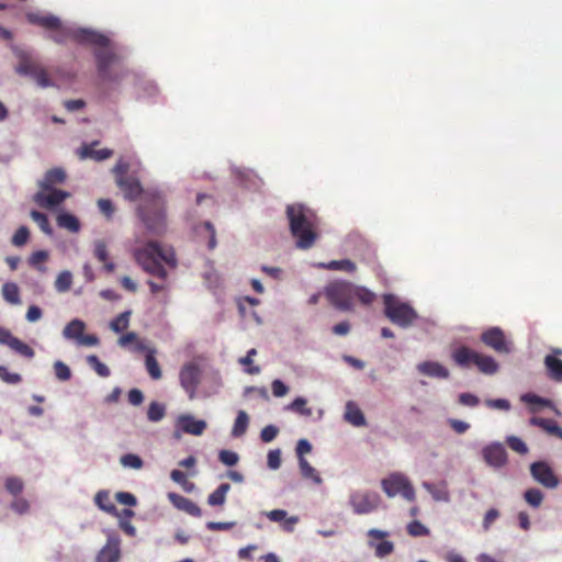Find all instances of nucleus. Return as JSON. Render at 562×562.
<instances>
[{
    "instance_id": "f257e3e1",
    "label": "nucleus",
    "mask_w": 562,
    "mask_h": 562,
    "mask_svg": "<svg viewBox=\"0 0 562 562\" xmlns=\"http://www.w3.org/2000/svg\"><path fill=\"white\" fill-rule=\"evenodd\" d=\"M49 40L57 44H64L71 40L79 44H89L95 47L93 55L97 64V71L102 81L117 82L126 74L121 63V57L110 47V38L102 33L90 29H70L60 24L54 29Z\"/></svg>"
},
{
    "instance_id": "0eeeda50",
    "label": "nucleus",
    "mask_w": 562,
    "mask_h": 562,
    "mask_svg": "<svg viewBox=\"0 0 562 562\" xmlns=\"http://www.w3.org/2000/svg\"><path fill=\"white\" fill-rule=\"evenodd\" d=\"M19 65L16 72L23 76H31L42 88L53 87L54 82L49 78L47 70L35 61L29 53L19 52Z\"/></svg>"
},
{
    "instance_id": "a211bd4d",
    "label": "nucleus",
    "mask_w": 562,
    "mask_h": 562,
    "mask_svg": "<svg viewBox=\"0 0 562 562\" xmlns=\"http://www.w3.org/2000/svg\"><path fill=\"white\" fill-rule=\"evenodd\" d=\"M120 558V541L116 538H110L106 544L99 551L95 562H119Z\"/></svg>"
},
{
    "instance_id": "c85d7f7f",
    "label": "nucleus",
    "mask_w": 562,
    "mask_h": 562,
    "mask_svg": "<svg viewBox=\"0 0 562 562\" xmlns=\"http://www.w3.org/2000/svg\"><path fill=\"white\" fill-rule=\"evenodd\" d=\"M27 20L32 23V24H36V25H40L44 29H47V30H54V29H58L60 26V20L55 16V15H52V14H48V15H40V14H34V13H31L27 15Z\"/></svg>"
},
{
    "instance_id": "9b49d317",
    "label": "nucleus",
    "mask_w": 562,
    "mask_h": 562,
    "mask_svg": "<svg viewBox=\"0 0 562 562\" xmlns=\"http://www.w3.org/2000/svg\"><path fill=\"white\" fill-rule=\"evenodd\" d=\"M481 340L487 347L498 353H508L510 342L507 341L504 331L499 327H491L481 335Z\"/></svg>"
},
{
    "instance_id": "7c9ffc66",
    "label": "nucleus",
    "mask_w": 562,
    "mask_h": 562,
    "mask_svg": "<svg viewBox=\"0 0 562 562\" xmlns=\"http://www.w3.org/2000/svg\"><path fill=\"white\" fill-rule=\"evenodd\" d=\"M85 329L86 324L82 321L76 318L65 326L63 335L66 339H72L78 341L82 334L85 333Z\"/></svg>"
},
{
    "instance_id": "37998d69",
    "label": "nucleus",
    "mask_w": 562,
    "mask_h": 562,
    "mask_svg": "<svg viewBox=\"0 0 562 562\" xmlns=\"http://www.w3.org/2000/svg\"><path fill=\"white\" fill-rule=\"evenodd\" d=\"M5 490L13 496H19L24 490L22 479L18 476H9L4 483Z\"/></svg>"
},
{
    "instance_id": "393cba45",
    "label": "nucleus",
    "mask_w": 562,
    "mask_h": 562,
    "mask_svg": "<svg viewBox=\"0 0 562 562\" xmlns=\"http://www.w3.org/2000/svg\"><path fill=\"white\" fill-rule=\"evenodd\" d=\"M65 180L66 172L61 168H53L45 173L44 179L40 182V187L44 191H48L55 184H60Z\"/></svg>"
},
{
    "instance_id": "49530a36",
    "label": "nucleus",
    "mask_w": 562,
    "mask_h": 562,
    "mask_svg": "<svg viewBox=\"0 0 562 562\" xmlns=\"http://www.w3.org/2000/svg\"><path fill=\"white\" fill-rule=\"evenodd\" d=\"M87 362L91 368H93L98 375L102 378H108L110 375L111 372L108 366L102 363L95 355L88 356Z\"/></svg>"
},
{
    "instance_id": "5701e85b",
    "label": "nucleus",
    "mask_w": 562,
    "mask_h": 562,
    "mask_svg": "<svg viewBox=\"0 0 562 562\" xmlns=\"http://www.w3.org/2000/svg\"><path fill=\"white\" fill-rule=\"evenodd\" d=\"M418 371L422 374L434 376V378H440V379H447L449 378V370L445 368L439 362L435 361H425L418 364Z\"/></svg>"
},
{
    "instance_id": "7ed1b4c3",
    "label": "nucleus",
    "mask_w": 562,
    "mask_h": 562,
    "mask_svg": "<svg viewBox=\"0 0 562 562\" xmlns=\"http://www.w3.org/2000/svg\"><path fill=\"white\" fill-rule=\"evenodd\" d=\"M289 227L296 247L310 249L317 239L318 216L314 210L301 204H289L285 211Z\"/></svg>"
},
{
    "instance_id": "aec40b11",
    "label": "nucleus",
    "mask_w": 562,
    "mask_h": 562,
    "mask_svg": "<svg viewBox=\"0 0 562 562\" xmlns=\"http://www.w3.org/2000/svg\"><path fill=\"white\" fill-rule=\"evenodd\" d=\"M93 256L94 258L103 263V269L108 273H112L115 270V263L110 259L108 245L102 239H97L93 243Z\"/></svg>"
},
{
    "instance_id": "4be33fe9",
    "label": "nucleus",
    "mask_w": 562,
    "mask_h": 562,
    "mask_svg": "<svg viewBox=\"0 0 562 562\" xmlns=\"http://www.w3.org/2000/svg\"><path fill=\"white\" fill-rule=\"evenodd\" d=\"M266 516L270 521L281 522L283 521L282 528L288 532H292L295 524L299 521V518L295 516L288 517V513L284 509H273L266 513Z\"/></svg>"
},
{
    "instance_id": "2eb2a0df",
    "label": "nucleus",
    "mask_w": 562,
    "mask_h": 562,
    "mask_svg": "<svg viewBox=\"0 0 562 562\" xmlns=\"http://www.w3.org/2000/svg\"><path fill=\"white\" fill-rule=\"evenodd\" d=\"M0 344L10 347L16 353L29 359L33 358L35 355L34 350L27 344L13 336L12 333L4 327H0Z\"/></svg>"
},
{
    "instance_id": "4d7b16f0",
    "label": "nucleus",
    "mask_w": 562,
    "mask_h": 562,
    "mask_svg": "<svg viewBox=\"0 0 562 562\" xmlns=\"http://www.w3.org/2000/svg\"><path fill=\"white\" fill-rule=\"evenodd\" d=\"M158 260L164 261L166 265H168L171 268H175L177 266V258L173 249H162L159 246V255Z\"/></svg>"
},
{
    "instance_id": "2f4dec72",
    "label": "nucleus",
    "mask_w": 562,
    "mask_h": 562,
    "mask_svg": "<svg viewBox=\"0 0 562 562\" xmlns=\"http://www.w3.org/2000/svg\"><path fill=\"white\" fill-rule=\"evenodd\" d=\"M544 366L552 380L562 381V360L554 356H546Z\"/></svg>"
},
{
    "instance_id": "864d4df0",
    "label": "nucleus",
    "mask_w": 562,
    "mask_h": 562,
    "mask_svg": "<svg viewBox=\"0 0 562 562\" xmlns=\"http://www.w3.org/2000/svg\"><path fill=\"white\" fill-rule=\"evenodd\" d=\"M54 372L59 381H68L71 378V371L69 367L60 360L55 361Z\"/></svg>"
},
{
    "instance_id": "b1692460",
    "label": "nucleus",
    "mask_w": 562,
    "mask_h": 562,
    "mask_svg": "<svg viewBox=\"0 0 562 562\" xmlns=\"http://www.w3.org/2000/svg\"><path fill=\"white\" fill-rule=\"evenodd\" d=\"M529 424L532 426L540 427L547 434L562 439V428L553 419L532 417L530 418Z\"/></svg>"
},
{
    "instance_id": "052dcab7",
    "label": "nucleus",
    "mask_w": 562,
    "mask_h": 562,
    "mask_svg": "<svg viewBox=\"0 0 562 562\" xmlns=\"http://www.w3.org/2000/svg\"><path fill=\"white\" fill-rule=\"evenodd\" d=\"M0 379L9 384H18L22 381L19 373L9 372V370L3 366H0Z\"/></svg>"
},
{
    "instance_id": "69168bd1",
    "label": "nucleus",
    "mask_w": 562,
    "mask_h": 562,
    "mask_svg": "<svg viewBox=\"0 0 562 562\" xmlns=\"http://www.w3.org/2000/svg\"><path fill=\"white\" fill-rule=\"evenodd\" d=\"M268 467L272 470H277L281 465V452L280 450H270L267 456Z\"/></svg>"
},
{
    "instance_id": "cd10ccee",
    "label": "nucleus",
    "mask_w": 562,
    "mask_h": 562,
    "mask_svg": "<svg viewBox=\"0 0 562 562\" xmlns=\"http://www.w3.org/2000/svg\"><path fill=\"white\" fill-rule=\"evenodd\" d=\"M474 364L484 374H494L498 370V363L493 357L479 352L475 355Z\"/></svg>"
},
{
    "instance_id": "a19ab883",
    "label": "nucleus",
    "mask_w": 562,
    "mask_h": 562,
    "mask_svg": "<svg viewBox=\"0 0 562 562\" xmlns=\"http://www.w3.org/2000/svg\"><path fill=\"white\" fill-rule=\"evenodd\" d=\"M525 501L533 508L541 506L543 501V493L539 488H528L524 493Z\"/></svg>"
},
{
    "instance_id": "6e6552de",
    "label": "nucleus",
    "mask_w": 562,
    "mask_h": 562,
    "mask_svg": "<svg viewBox=\"0 0 562 562\" xmlns=\"http://www.w3.org/2000/svg\"><path fill=\"white\" fill-rule=\"evenodd\" d=\"M381 486L389 497L401 495L408 502H413L415 499V490L407 476L402 473L390 474L381 481Z\"/></svg>"
},
{
    "instance_id": "6ab92c4d",
    "label": "nucleus",
    "mask_w": 562,
    "mask_h": 562,
    "mask_svg": "<svg viewBox=\"0 0 562 562\" xmlns=\"http://www.w3.org/2000/svg\"><path fill=\"white\" fill-rule=\"evenodd\" d=\"M98 144H99L98 140H94L91 144H83L78 149V155H79L80 159L90 158L95 161H102V160H105V159L112 157L113 150H111V149L103 148L100 150H95L93 147L97 146Z\"/></svg>"
},
{
    "instance_id": "dca6fc26",
    "label": "nucleus",
    "mask_w": 562,
    "mask_h": 562,
    "mask_svg": "<svg viewBox=\"0 0 562 562\" xmlns=\"http://www.w3.org/2000/svg\"><path fill=\"white\" fill-rule=\"evenodd\" d=\"M482 454L484 461L493 468H502L507 463V452L498 442L486 446Z\"/></svg>"
},
{
    "instance_id": "c756f323",
    "label": "nucleus",
    "mask_w": 562,
    "mask_h": 562,
    "mask_svg": "<svg viewBox=\"0 0 562 562\" xmlns=\"http://www.w3.org/2000/svg\"><path fill=\"white\" fill-rule=\"evenodd\" d=\"M345 419L357 427L366 425V418L363 413L353 402H348L346 404Z\"/></svg>"
},
{
    "instance_id": "bf43d9fd",
    "label": "nucleus",
    "mask_w": 562,
    "mask_h": 562,
    "mask_svg": "<svg viewBox=\"0 0 562 562\" xmlns=\"http://www.w3.org/2000/svg\"><path fill=\"white\" fill-rule=\"evenodd\" d=\"M218 459L223 464L228 467L235 465L239 460L238 454L231 450H221Z\"/></svg>"
},
{
    "instance_id": "680f3d73",
    "label": "nucleus",
    "mask_w": 562,
    "mask_h": 562,
    "mask_svg": "<svg viewBox=\"0 0 562 562\" xmlns=\"http://www.w3.org/2000/svg\"><path fill=\"white\" fill-rule=\"evenodd\" d=\"M115 499L122 505H126V506H131V507L137 505V498L135 497V495H133L130 492H117L115 494Z\"/></svg>"
},
{
    "instance_id": "1a4fd4ad",
    "label": "nucleus",
    "mask_w": 562,
    "mask_h": 562,
    "mask_svg": "<svg viewBox=\"0 0 562 562\" xmlns=\"http://www.w3.org/2000/svg\"><path fill=\"white\" fill-rule=\"evenodd\" d=\"M201 380L202 370L196 362L190 361L181 367L179 372L180 385L190 400L195 397Z\"/></svg>"
},
{
    "instance_id": "c9c22d12",
    "label": "nucleus",
    "mask_w": 562,
    "mask_h": 562,
    "mask_svg": "<svg viewBox=\"0 0 562 562\" xmlns=\"http://www.w3.org/2000/svg\"><path fill=\"white\" fill-rule=\"evenodd\" d=\"M145 367L153 380H159L162 376L160 366L155 357V350H149L145 357Z\"/></svg>"
},
{
    "instance_id": "f3484780",
    "label": "nucleus",
    "mask_w": 562,
    "mask_h": 562,
    "mask_svg": "<svg viewBox=\"0 0 562 562\" xmlns=\"http://www.w3.org/2000/svg\"><path fill=\"white\" fill-rule=\"evenodd\" d=\"M177 426L183 432L193 436H201L206 429V423L204 420L195 419L192 415L189 414L179 416Z\"/></svg>"
},
{
    "instance_id": "bb28decb",
    "label": "nucleus",
    "mask_w": 562,
    "mask_h": 562,
    "mask_svg": "<svg viewBox=\"0 0 562 562\" xmlns=\"http://www.w3.org/2000/svg\"><path fill=\"white\" fill-rule=\"evenodd\" d=\"M95 505L106 514H110L114 517H120L119 510L116 506L112 503L110 498V493L108 491H99L94 496Z\"/></svg>"
},
{
    "instance_id": "39448f33",
    "label": "nucleus",
    "mask_w": 562,
    "mask_h": 562,
    "mask_svg": "<svg viewBox=\"0 0 562 562\" xmlns=\"http://www.w3.org/2000/svg\"><path fill=\"white\" fill-rule=\"evenodd\" d=\"M385 317L401 328H408L418 318L416 310L398 296L387 293L382 296Z\"/></svg>"
},
{
    "instance_id": "de8ad7c7",
    "label": "nucleus",
    "mask_w": 562,
    "mask_h": 562,
    "mask_svg": "<svg viewBox=\"0 0 562 562\" xmlns=\"http://www.w3.org/2000/svg\"><path fill=\"white\" fill-rule=\"evenodd\" d=\"M306 400L303 397H296L289 406L288 408L302 415L310 417L313 414L312 408L306 407Z\"/></svg>"
},
{
    "instance_id": "603ef678",
    "label": "nucleus",
    "mask_w": 562,
    "mask_h": 562,
    "mask_svg": "<svg viewBox=\"0 0 562 562\" xmlns=\"http://www.w3.org/2000/svg\"><path fill=\"white\" fill-rule=\"evenodd\" d=\"M10 508L19 515H24L30 510V503L24 497L14 496V499L10 504Z\"/></svg>"
},
{
    "instance_id": "20e7f679",
    "label": "nucleus",
    "mask_w": 562,
    "mask_h": 562,
    "mask_svg": "<svg viewBox=\"0 0 562 562\" xmlns=\"http://www.w3.org/2000/svg\"><path fill=\"white\" fill-rule=\"evenodd\" d=\"M324 295L335 308L342 312L353 311L356 300L368 306L376 299L371 290L342 280L328 283L324 289Z\"/></svg>"
},
{
    "instance_id": "423d86ee",
    "label": "nucleus",
    "mask_w": 562,
    "mask_h": 562,
    "mask_svg": "<svg viewBox=\"0 0 562 562\" xmlns=\"http://www.w3.org/2000/svg\"><path fill=\"white\" fill-rule=\"evenodd\" d=\"M158 255L159 244L157 241H149L144 247L135 248L133 251L135 261L145 272L165 280L168 277V272L158 260Z\"/></svg>"
},
{
    "instance_id": "ea45409f",
    "label": "nucleus",
    "mask_w": 562,
    "mask_h": 562,
    "mask_svg": "<svg viewBox=\"0 0 562 562\" xmlns=\"http://www.w3.org/2000/svg\"><path fill=\"white\" fill-rule=\"evenodd\" d=\"M30 215H31L32 220L38 225V227L41 228V231L43 233H45L47 235L53 234V228L50 226L47 215H45L44 213H42L40 211H35V210H33Z\"/></svg>"
},
{
    "instance_id": "13d9d810",
    "label": "nucleus",
    "mask_w": 562,
    "mask_h": 562,
    "mask_svg": "<svg viewBox=\"0 0 562 562\" xmlns=\"http://www.w3.org/2000/svg\"><path fill=\"white\" fill-rule=\"evenodd\" d=\"M506 442L512 450L518 452L519 454H526L528 452L526 443L516 436H509Z\"/></svg>"
},
{
    "instance_id": "09e8293b",
    "label": "nucleus",
    "mask_w": 562,
    "mask_h": 562,
    "mask_svg": "<svg viewBox=\"0 0 562 562\" xmlns=\"http://www.w3.org/2000/svg\"><path fill=\"white\" fill-rule=\"evenodd\" d=\"M407 533L412 537H425L429 536V529L423 525L419 520L411 521L406 527Z\"/></svg>"
},
{
    "instance_id": "338daca9",
    "label": "nucleus",
    "mask_w": 562,
    "mask_h": 562,
    "mask_svg": "<svg viewBox=\"0 0 562 562\" xmlns=\"http://www.w3.org/2000/svg\"><path fill=\"white\" fill-rule=\"evenodd\" d=\"M459 403L464 406L475 407L479 405L480 400L476 395L471 393H461L459 395Z\"/></svg>"
},
{
    "instance_id": "4c0bfd02",
    "label": "nucleus",
    "mask_w": 562,
    "mask_h": 562,
    "mask_svg": "<svg viewBox=\"0 0 562 562\" xmlns=\"http://www.w3.org/2000/svg\"><path fill=\"white\" fill-rule=\"evenodd\" d=\"M521 401L530 406L532 413H537L541 407L550 406L551 402L532 393H527L521 396Z\"/></svg>"
},
{
    "instance_id": "4468645a",
    "label": "nucleus",
    "mask_w": 562,
    "mask_h": 562,
    "mask_svg": "<svg viewBox=\"0 0 562 562\" xmlns=\"http://www.w3.org/2000/svg\"><path fill=\"white\" fill-rule=\"evenodd\" d=\"M531 476L548 488H554L559 484V480L552 469L543 461L533 462L530 465Z\"/></svg>"
},
{
    "instance_id": "5fc2aeb1",
    "label": "nucleus",
    "mask_w": 562,
    "mask_h": 562,
    "mask_svg": "<svg viewBox=\"0 0 562 562\" xmlns=\"http://www.w3.org/2000/svg\"><path fill=\"white\" fill-rule=\"evenodd\" d=\"M30 237V231L26 226H21L16 229L12 237V244L16 247L24 246Z\"/></svg>"
},
{
    "instance_id": "f704fd0d",
    "label": "nucleus",
    "mask_w": 562,
    "mask_h": 562,
    "mask_svg": "<svg viewBox=\"0 0 562 562\" xmlns=\"http://www.w3.org/2000/svg\"><path fill=\"white\" fill-rule=\"evenodd\" d=\"M231 485L228 483H222L214 492L207 497V504L210 506H222L225 504L226 494L229 492Z\"/></svg>"
},
{
    "instance_id": "f03ea898",
    "label": "nucleus",
    "mask_w": 562,
    "mask_h": 562,
    "mask_svg": "<svg viewBox=\"0 0 562 562\" xmlns=\"http://www.w3.org/2000/svg\"><path fill=\"white\" fill-rule=\"evenodd\" d=\"M128 201L140 199L137 214L146 229L154 235H162L167 227L166 201L156 190H144L136 177L119 178L115 182Z\"/></svg>"
},
{
    "instance_id": "72a5a7b5",
    "label": "nucleus",
    "mask_w": 562,
    "mask_h": 562,
    "mask_svg": "<svg viewBox=\"0 0 562 562\" xmlns=\"http://www.w3.org/2000/svg\"><path fill=\"white\" fill-rule=\"evenodd\" d=\"M4 301L12 305L21 304L20 289L14 282H5L1 289Z\"/></svg>"
},
{
    "instance_id": "f8f14e48",
    "label": "nucleus",
    "mask_w": 562,
    "mask_h": 562,
    "mask_svg": "<svg viewBox=\"0 0 562 562\" xmlns=\"http://www.w3.org/2000/svg\"><path fill=\"white\" fill-rule=\"evenodd\" d=\"M367 535L370 538L368 544L370 548H374V553L378 558H384L394 551L393 542L384 540L389 532L373 528Z\"/></svg>"
},
{
    "instance_id": "ddd939ff",
    "label": "nucleus",
    "mask_w": 562,
    "mask_h": 562,
    "mask_svg": "<svg viewBox=\"0 0 562 562\" xmlns=\"http://www.w3.org/2000/svg\"><path fill=\"white\" fill-rule=\"evenodd\" d=\"M69 196V192L60 189L50 188L48 191L42 189L34 195V202L43 209L52 210Z\"/></svg>"
},
{
    "instance_id": "79ce46f5",
    "label": "nucleus",
    "mask_w": 562,
    "mask_h": 562,
    "mask_svg": "<svg viewBox=\"0 0 562 562\" xmlns=\"http://www.w3.org/2000/svg\"><path fill=\"white\" fill-rule=\"evenodd\" d=\"M72 284V274L69 271H63L57 276V279L55 281V289L58 292H67Z\"/></svg>"
},
{
    "instance_id": "0e129e2a",
    "label": "nucleus",
    "mask_w": 562,
    "mask_h": 562,
    "mask_svg": "<svg viewBox=\"0 0 562 562\" xmlns=\"http://www.w3.org/2000/svg\"><path fill=\"white\" fill-rule=\"evenodd\" d=\"M498 517L499 512L496 508L488 509L483 518V529L487 531Z\"/></svg>"
},
{
    "instance_id": "412c9836",
    "label": "nucleus",
    "mask_w": 562,
    "mask_h": 562,
    "mask_svg": "<svg viewBox=\"0 0 562 562\" xmlns=\"http://www.w3.org/2000/svg\"><path fill=\"white\" fill-rule=\"evenodd\" d=\"M169 498L177 508L186 512L187 514L193 517H200L202 515L201 508L190 498L173 493L169 494Z\"/></svg>"
},
{
    "instance_id": "c03bdc74",
    "label": "nucleus",
    "mask_w": 562,
    "mask_h": 562,
    "mask_svg": "<svg viewBox=\"0 0 562 562\" xmlns=\"http://www.w3.org/2000/svg\"><path fill=\"white\" fill-rule=\"evenodd\" d=\"M299 465H300L301 473L304 477L311 479V480L315 481L316 483L322 482L316 470L307 462V460L304 457H301V460H299Z\"/></svg>"
},
{
    "instance_id": "a18cd8bd",
    "label": "nucleus",
    "mask_w": 562,
    "mask_h": 562,
    "mask_svg": "<svg viewBox=\"0 0 562 562\" xmlns=\"http://www.w3.org/2000/svg\"><path fill=\"white\" fill-rule=\"evenodd\" d=\"M131 312H123L117 315L111 323L110 327L115 333H121L128 327Z\"/></svg>"
},
{
    "instance_id": "e433bc0d",
    "label": "nucleus",
    "mask_w": 562,
    "mask_h": 562,
    "mask_svg": "<svg viewBox=\"0 0 562 562\" xmlns=\"http://www.w3.org/2000/svg\"><path fill=\"white\" fill-rule=\"evenodd\" d=\"M248 425L249 417L247 413L245 411H239L232 429V436L236 438L241 437L247 431Z\"/></svg>"
},
{
    "instance_id": "a878e982",
    "label": "nucleus",
    "mask_w": 562,
    "mask_h": 562,
    "mask_svg": "<svg viewBox=\"0 0 562 562\" xmlns=\"http://www.w3.org/2000/svg\"><path fill=\"white\" fill-rule=\"evenodd\" d=\"M476 351L470 349L469 347L462 346L457 348L452 352V359L461 368H468L471 364H474Z\"/></svg>"
},
{
    "instance_id": "473e14b6",
    "label": "nucleus",
    "mask_w": 562,
    "mask_h": 562,
    "mask_svg": "<svg viewBox=\"0 0 562 562\" xmlns=\"http://www.w3.org/2000/svg\"><path fill=\"white\" fill-rule=\"evenodd\" d=\"M56 222L59 227L71 233H78L80 231V223L78 218L70 213L63 212L58 214Z\"/></svg>"
},
{
    "instance_id": "e2e57ef3",
    "label": "nucleus",
    "mask_w": 562,
    "mask_h": 562,
    "mask_svg": "<svg viewBox=\"0 0 562 562\" xmlns=\"http://www.w3.org/2000/svg\"><path fill=\"white\" fill-rule=\"evenodd\" d=\"M279 429L274 425H268L262 428L260 432V439L263 442H271L278 435Z\"/></svg>"
},
{
    "instance_id": "3c124183",
    "label": "nucleus",
    "mask_w": 562,
    "mask_h": 562,
    "mask_svg": "<svg viewBox=\"0 0 562 562\" xmlns=\"http://www.w3.org/2000/svg\"><path fill=\"white\" fill-rule=\"evenodd\" d=\"M165 416V407L157 402H151L147 411V417L150 422H159Z\"/></svg>"
},
{
    "instance_id": "9d476101",
    "label": "nucleus",
    "mask_w": 562,
    "mask_h": 562,
    "mask_svg": "<svg viewBox=\"0 0 562 562\" xmlns=\"http://www.w3.org/2000/svg\"><path fill=\"white\" fill-rule=\"evenodd\" d=\"M378 493L370 491H357L350 495L349 503L353 513L364 515L374 512L380 505Z\"/></svg>"
},
{
    "instance_id": "774afa93",
    "label": "nucleus",
    "mask_w": 562,
    "mask_h": 562,
    "mask_svg": "<svg viewBox=\"0 0 562 562\" xmlns=\"http://www.w3.org/2000/svg\"><path fill=\"white\" fill-rule=\"evenodd\" d=\"M272 394L276 397H282L288 394L289 387L281 380H273L271 384Z\"/></svg>"
},
{
    "instance_id": "6e6d98bb",
    "label": "nucleus",
    "mask_w": 562,
    "mask_h": 562,
    "mask_svg": "<svg viewBox=\"0 0 562 562\" xmlns=\"http://www.w3.org/2000/svg\"><path fill=\"white\" fill-rule=\"evenodd\" d=\"M130 170V164L128 161H126L125 159L123 158H120L115 166L113 167L112 169V172L114 175V178H115V182H117V179L119 178H127V172Z\"/></svg>"
},
{
    "instance_id": "58836bf2",
    "label": "nucleus",
    "mask_w": 562,
    "mask_h": 562,
    "mask_svg": "<svg viewBox=\"0 0 562 562\" xmlns=\"http://www.w3.org/2000/svg\"><path fill=\"white\" fill-rule=\"evenodd\" d=\"M321 266L328 270H342L347 272H355L357 269L356 263L349 259L331 260L328 263H322Z\"/></svg>"
},
{
    "instance_id": "8fccbe9b",
    "label": "nucleus",
    "mask_w": 562,
    "mask_h": 562,
    "mask_svg": "<svg viewBox=\"0 0 562 562\" xmlns=\"http://www.w3.org/2000/svg\"><path fill=\"white\" fill-rule=\"evenodd\" d=\"M120 462L125 468H131L135 470L142 469L144 462L140 457L134 453L123 454L120 459Z\"/></svg>"
}]
</instances>
